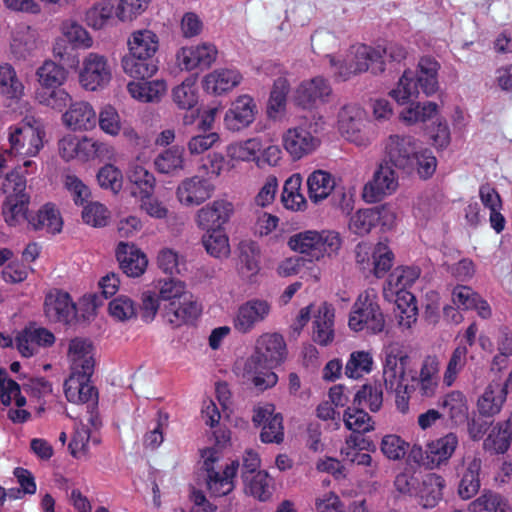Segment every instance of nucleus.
Segmentation results:
<instances>
[{
    "label": "nucleus",
    "instance_id": "obj_1",
    "mask_svg": "<svg viewBox=\"0 0 512 512\" xmlns=\"http://www.w3.org/2000/svg\"><path fill=\"white\" fill-rule=\"evenodd\" d=\"M383 162L407 175L416 173L422 179L430 178L437 167L436 157L428 148L410 135L392 134L383 142Z\"/></svg>",
    "mask_w": 512,
    "mask_h": 512
},
{
    "label": "nucleus",
    "instance_id": "obj_2",
    "mask_svg": "<svg viewBox=\"0 0 512 512\" xmlns=\"http://www.w3.org/2000/svg\"><path fill=\"white\" fill-rule=\"evenodd\" d=\"M332 66L336 67L335 74L342 80L352 75L371 70L373 74L384 71V60H381L380 47L373 48L364 44L353 46L343 63L337 64L334 57L327 55Z\"/></svg>",
    "mask_w": 512,
    "mask_h": 512
},
{
    "label": "nucleus",
    "instance_id": "obj_3",
    "mask_svg": "<svg viewBox=\"0 0 512 512\" xmlns=\"http://www.w3.org/2000/svg\"><path fill=\"white\" fill-rule=\"evenodd\" d=\"M288 245L292 250L308 254L318 260L325 254H336L341 247V238L335 231L307 230L291 236Z\"/></svg>",
    "mask_w": 512,
    "mask_h": 512
},
{
    "label": "nucleus",
    "instance_id": "obj_4",
    "mask_svg": "<svg viewBox=\"0 0 512 512\" xmlns=\"http://www.w3.org/2000/svg\"><path fill=\"white\" fill-rule=\"evenodd\" d=\"M349 327L354 331L367 328L372 333H380L385 327L384 315L374 290H367L358 296L349 318Z\"/></svg>",
    "mask_w": 512,
    "mask_h": 512
},
{
    "label": "nucleus",
    "instance_id": "obj_5",
    "mask_svg": "<svg viewBox=\"0 0 512 512\" xmlns=\"http://www.w3.org/2000/svg\"><path fill=\"white\" fill-rule=\"evenodd\" d=\"M285 342L277 333H266L256 341V351L247 360L244 371H251L257 366L273 368L279 365L285 357Z\"/></svg>",
    "mask_w": 512,
    "mask_h": 512
},
{
    "label": "nucleus",
    "instance_id": "obj_6",
    "mask_svg": "<svg viewBox=\"0 0 512 512\" xmlns=\"http://www.w3.org/2000/svg\"><path fill=\"white\" fill-rule=\"evenodd\" d=\"M272 312L266 299L251 298L240 304L232 316V326L240 334H248L265 322Z\"/></svg>",
    "mask_w": 512,
    "mask_h": 512
},
{
    "label": "nucleus",
    "instance_id": "obj_7",
    "mask_svg": "<svg viewBox=\"0 0 512 512\" xmlns=\"http://www.w3.org/2000/svg\"><path fill=\"white\" fill-rule=\"evenodd\" d=\"M112 79V68L105 55L90 52L83 57L79 72V82L88 91L102 89Z\"/></svg>",
    "mask_w": 512,
    "mask_h": 512
},
{
    "label": "nucleus",
    "instance_id": "obj_8",
    "mask_svg": "<svg viewBox=\"0 0 512 512\" xmlns=\"http://www.w3.org/2000/svg\"><path fill=\"white\" fill-rule=\"evenodd\" d=\"M43 136L44 131L40 126H35L30 121L11 126L8 133L9 152L23 156H36L43 146Z\"/></svg>",
    "mask_w": 512,
    "mask_h": 512
},
{
    "label": "nucleus",
    "instance_id": "obj_9",
    "mask_svg": "<svg viewBox=\"0 0 512 512\" xmlns=\"http://www.w3.org/2000/svg\"><path fill=\"white\" fill-rule=\"evenodd\" d=\"M397 187L398 177L393 170V166L382 161L374 172L372 180L365 184L362 196L366 202L375 203L386 195L392 194Z\"/></svg>",
    "mask_w": 512,
    "mask_h": 512
},
{
    "label": "nucleus",
    "instance_id": "obj_10",
    "mask_svg": "<svg viewBox=\"0 0 512 512\" xmlns=\"http://www.w3.org/2000/svg\"><path fill=\"white\" fill-rule=\"evenodd\" d=\"M412 372L411 358L399 348L387 350L383 365V380L386 389L404 387L406 373Z\"/></svg>",
    "mask_w": 512,
    "mask_h": 512
},
{
    "label": "nucleus",
    "instance_id": "obj_11",
    "mask_svg": "<svg viewBox=\"0 0 512 512\" xmlns=\"http://www.w3.org/2000/svg\"><path fill=\"white\" fill-rule=\"evenodd\" d=\"M329 81L321 76L303 81L295 92V102L304 109L315 108L327 103L332 96Z\"/></svg>",
    "mask_w": 512,
    "mask_h": 512
},
{
    "label": "nucleus",
    "instance_id": "obj_12",
    "mask_svg": "<svg viewBox=\"0 0 512 512\" xmlns=\"http://www.w3.org/2000/svg\"><path fill=\"white\" fill-rule=\"evenodd\" d=\"M365 127L364 111L356 105H345L338 114V128L341 135L348 141L362 146L367 144L363 132Z\"/></svg>",
    "mask_w": 512,
    "mask_h": 512
},
{
    "label": "nucleus",
    "instance_id": "obj_13",
    "mask_svg": "<svg viewBox=\"0 0 512 512\" xmlns=\"http://www.w3.org/2000/svg\"><path fill=\"white\" fill-rule=\"evenodd\" d=\"M283 147L293 160L312 154L320 145V139L304 127L289 128L282 137Z\"/></svg>",
    "mask_w": 512,
    "mask_h": 512
},
{
    "label": "nucleus",
    "instance_id": "obj_14",
    "mask_svg": "<svg viewBox=\"0 0 512 512\" xmlns=\"http://www.w3.org/2000/svg\"><path fill=\"white\" fill-rule=\"evenodd\" d=\"M217 48L211 43L183 47L177 53V62L182 70L207 69L217 57Z\"/></svg>",
    "mask_w": 512,
    "mask_h": 512
},
{
    "label": "nucleus",
    "instance_id": "obj_15",
    "mask_svg": "<svg viewBox=\"0 0 512 512\" xmlns=\"http://www.w3.org/2000/svg\"><path fill=\"white\" fill-rule=\"evenodd\" d=\"M44 313L50 322L68 324L76 317V306L67 292L53 290L45 297Z\"/></svg>",
    "mask_w": 512,
    "mask_h": 512
},
{
    "label": "nucleus",
    "instance_id": "obj_16",
    "mask_svg": "<svg viewBox=\"0 0 512 512\" xmlns=\"http://www.w3.org/2000/svg\"><path fill=\"white\" fill-rule=\"evenodd\" d=\"M213 191L214 185L208 179L193 176L179 184L176 195L180 203L186 206H197L209 199Z\"/></svg>",
    "mask_w": 512,
    "mask_h": 512
},
{
    "label": "nucleus",
    "instance_id": "obj_17",
    "mask_svg": "<svg viewBox=\"0 0 512 512\" xmlns=\"http://www.w3.org/2000/svg\"><path fill=\"white\" fill-rule=\"evenodd\" d=\"M458 444V436L452 432L428 442L425 449L426 462L424 465L429 469H435L447 464Z\"/></svg>",
    "mask_w": 512,
    "mask_h": 512
},
{
    "label": "nucleus",
    "instance_id": "obj_18",
    "mask_svg": "<svg viewBox=\"0 0 512 512\" xmlns=\"http://www.w3.org/2000/svg\"><path fill=\"white\" fill-rule=\"evenodd\" d=\"M256 105L248 95L239 96L232 102L224 117L225 127L230 131H240L255 119Z\"/></svg>",
    "mask_w": 512,
    "mask_h": 512
},
{
    "label": "nucleus",
    "instance_id": "obj_19",
    "mask_svg": "<svg viewBox=\"0 0 512 512\" xmlns=\"http://www.w3.org/2000/svg\"><path fill=\"white\" fill-rule=\"evenodd\" d=\"M232 213L233 205L230 202L215 200L197 212L196 222L199 227L209 232L221 229L228 222Z\"/></svg>",
    "mask_w": 512,
    "mask_h": 512
},
{
    "label": "nucleus",
    "instance_id": "obj_20",
    "mask_svg": "<svg viewBox=\"0 0 512 512\" xmlns=\"http://www.w3.org/2000/svg\"><path fill=\"white\" fill-rule=\"evenodd\" d=\"M54 342V334L42 327L25 328L16 338L17 349L24 357H31L40 347L52 346Z\"/></svg>",
    "mask_w": 512,
    "mask_h": 512
},
{
    "label": "nucleus",
    "instance_id": "obj_21",
    "mask_svg": "<svg viewBox=\"0 0 512 512\" xmlns=\"http://www.w3.org/2000/svg\"><path fill=\"white\" fill-rule=\"evenodd\" d=\"M90 377L91 375L83 373H71L64 383L65 396L69 402L92 405L97 402V391L90 385Z\"/></svg>",
    "mask_w": 512,
    "mask_h": 512
},
{
    "label": "nucleus",
    "instance_id": "obj_22",
    "mask_svg": "<svg viewBox=\"0 0 512 512\" xmlns=\"http://www.w3.org/2000/svg\"><path fill=\"white\" fill-rule=\"evenodd\" d=\"M116 257L122 271L129 277H139L147 267V258L134 244L120 242Z\"/></svg>",
    "mask_w": 512,
    "mask_h": 512
},
{
    "label": "nucleus",
    "instance_id": "obj_23",
    "mask_svg": "<svg viewBox=\"0 0 512 512\" xmlns=\"http://www.w3.org/2000/svg\"><path fill=\"white\" fill-rule=\"evenodd\" d=\"M506 398L507 383L493 381L477 401L479 414L484 418H493L501 411Z\"/></svg>",
    "mask_w": 512,
    "mask_h": 512
},
{
    "label": "nucleus",
    "instance_id": "obj_24",
    "mask_svg": "<svg viewBox=\"0 0 512 512\" xmlns=\"http://www.w3.org/2000/svg\"><path fill=\"white\" fill-rule=\"evenodd\" d=\"M66 126L73 130H91L97 124V114L85 101L72 102L62 116Z\"/></svg>",
    "mask_w": 512,
    "mask_h": 512
},
{
    "label": "nucleus",
    "instance_id": "obj_25",
    "mask_svg": "<svg viewBox=\"0 0 512 512\" xmlns=\"http://www.w3.org/2000/svg\"><path fill=\"white\" fill-rule=\"evenodd\" d=\"M239 468L238 461H232L222 472L209 469L207 472V488L212 496L228 495L235 488L234 479Z\"/></svg>",
    "mask_w": 512,
    "mask_h": 512
},
{
    "label": "nucleus",
    "instance_id": "obj_26",
    "mask_svg": "<svg viewBox=\"0 0 512 512\" xmlns=\"http://www.w3.org/2000/svg\"><path fill=\"white\" fill-rule=\"evenodd\" d=\"M68 357L71 361V373L92 375L94 359L91 343L86 339L75 338L69 343Z\"/></svg>",
    "mask_w": 512,
    "mask_h": 512
},
{
    "label": "nucleus",
    "instance_id": "obj_27",
    "mask_svg": "<svg viewBox=\"0 0 512 512\" xmlns=\"http://www.w3.org/2000/svg\"><path fill=\"white\" fill-rule=\"evenodd\" d=\"M242 76L235 69L220 68L207 74L203 79V87L208 93L221 95L241 82Z\"/></svg>",
    "mask_w": 512,
    "mask_h": 512
},
{
    "label": "nucleus",
    "instance_id": "obj_28",
    "mask_svg": "<svg viewBox=\"0 0 512 512\" xmlns=\"http://www.w3.org/2000/svg\"><path fill=\"white\" fill-rule=\"evenodd\" d=\"M29 225L35 231H45L50 234L60 233L63 226L59 210L50 203L42 206L36 214L27 217Z\"/></svg>",
    "mask_w": 512,
    "mask_h": 512
},
{
    "label": "nucleus",
    "instance_id": "obj_29",
    "mask_svg": "<svg viewBox=\"0 0 512 512\" xmlns=\"http://www.w3.org/2000/svg\"><path fill=\"white\" fill-rule=\"evenodd\" d=\"M334 309L327 303H322L313 321V340L326 346L334 338Z\"/></svg>",
    "mask_w": 512,
    "mask_h": 512
},
{
    "label": "nucleus",
    "instance_id": "obj_30",
    "mask_svg": "<svg viewBox=\"0 0 512 512\" xmlns=\"http://www.w3.org/2000/svg\"><path fill=\"white\" fill-rule=\"evenodd\" d=\"M445 480L442 476L430 473L422 477L421 484L415 496L420 499V504L424 508H433L443 497Z\"/></svg>",
    "mask_w": 512,
    "mask_h": 512
},
{
    "label": "nucleus",
    "instance_id": "obj_31",
    "mask_svg": "<svg viewBox=\"0 0 512 512\" xmlns=\"http://www.w3.org/2000/svg\"><path fill=\"white\" fill-rule=\"evenodd\" d=\"M127 90L132 98L140 102H158L165 95L167 84L163 79L129 82Z\"/></svg>",
    "mask_w": 512,
    "mask_h": 512
},
{
    "label": "nucleus",
    "instance_id": "obj_32",
    "mask_svg": "<svg viewBox=\"0 0 512 512\" xmlns=\"http://www.w3.org/2000/svg\"><path fill=\"white\" fill-rule=\"evenodd\" d=\"M440 407L443 417H447L454 425H461L468 420L467 399L460 391L446 394L440 402Z\"/></svg>",
    "mask_w": 512,
    "mask_h": 512
},
{
    "label": "nucleus",
    "instance_id": "obj_33",
    "mask_svg": "<svg viewBox=\"0 0 512 512\" xmlns=\"http://www.w3.org/2000/svg\"><path fill=\"white\" fill-rule=\"evenodd\" d=\"M440 64L432 57L420 58L417 66V82L426 96L435 94L439 89L438 71Z\"/></svg>",
    "mask_w": 512,
    "mask_h": 512
},
{
    "label": "nucleus",
    "instance_id": "obj_34",
    "mask_svg": "<svg viewBox=\"0 0 512 512\" xmlns=\"http://www.w3.org/2000/svg\"><path fill=\"white\" fill-rule=\"evenodd\" d=\"M466 461L467 468L458 486V495L463 500L471 499L480 488L479 471L481 469V460L476 457H463L461 465H464Z\"/></svg>",
    "mask_w": 512,
    "mask_h": 512
},
{
    "label": "nucleus",
    "instance_id": "obj_35",
    "mask_svg": "<svg viewBox=\"0 0 512 512\" xmlns=\"http://www.w3.org/2000/svg\"><path fill=\"white\" fill-rule=\"evenodd\" d=\"M121 65L125 74L140 80L153 76L158 70L153 57L142 55L138 57L131 52L122 58Z\"/></svg>",
    "mask_w": 512,
    "mask_h": 512
},
{
    "label": "nucleus",
    "instance_id": "obj_36",
    "mask_svg": "<svg viewBox=\"0 0 512 512\" xmlns=\"http://www.w3.org/2000/svg\"><path fill=\"white\" fill-rule=\"evenodd\" d=\"M200 313L199 305L191 297L180 302L169 303L164 309V317L175 326L194 320Z\"/></svg>",
    "mask_w": 512,
    "mask_h": 512
},
{
    "label": "nucleus",
    "instance_id": "obj_37",
    "mask_svg": "<svg viewBox=\"0 0 512 512\" xmlns=\"http://www.w3.org/2000/svg\"><path fill=\"white\" fill-rule=\"evenodd\" d=\"M11 52L18 59H26L37 47V33L27 25H19L12 34Z\"/></svg>",
    "mask_w": 512,
    "mask_h": 512
},
{
    "label": "nucleus",
    "instance_id": "obj_38",
    "mask_svg": "<svg viewBox=\"0 0 512 512\" xmlns=\"http://www.w3.org/2000/svg\"><path fill=\"white\" fill-rule=\"evenodd\" d=\"M184 155L185 150L182 146L167 148L155 157V169L162 174H177L185 168Z\"/></svg>",
    "mask_w": 512,
    "mask_h": 512
},
{
    "label": "nucleus",
    "instance_id": "obj_39",
    "mask_svg": "<svg viewBox=\"0 0 512 512\" xmlns=\"http://www.w3.org/2000/svg\"><path fill=\"white\" fill-rule=\"evenodd\" d=\"M307 186L310 200L318 203L331 194L335 187V179L327 171L315 170L308 176Z\"/></svg>",
    "mask_w": 512,
    "mask_h": 512
},
{
    "label": "nucleus",
    "instance_id": "obj_40",
    "mask_svg": "<svg viewBox=\"0 0 512 512\" xmlns=\"http://www.w3.org/2000/svg\"><path fill=\"white\" fill-rule=\"evenodd\" d=\"M116 0H99L85 13L86 24L94 30H101L116 16Z\"/></svg>",
    "mask_w": 512,
    "mask_h": 512
},
{
    "label": "nucleus",
    "instance_id": "obj_41",
    "mask_svg": "<svg viewBox=\"0 0 512 512\" xmlns=\"http://www.w3.org/2000/svg\"><path fill=\"white\" fill-rule=\"evenodd\" d=\"M420 276L418 267H399L396 268L388 277L384 287V296L400 294L407 287H410Z\"/></svg>",
    "mask_w": 512,
    "mask_h": 512
},
{
    "label": "nucleus",
    "instance_id": "obj_42",
    "mask_svg": "<svg viewBox=\"0 0 512 512\" xmlns=\"http://www.w3.org/2000/svg\"><path fill=\"white\" fill-rule=\"evenodd\" d=\"M471 512H512L509 501L500 493L484 490L483 493L469 504Z\"/></svg>",
    "mask_w": 512,
    "mask_h": 512
},
{
    "label": "nucleus",
    "instance_id": "obj_43",
    "mask_svg": "<svg viewBox=\"0 0 512 512\" xmlns=\"http://www.w3.org/2000/svg\"><path fill=\"white\" fill-rule=\"evenodd\" d=\"M159 41L157 35L148 29L134 31L128 39L129 52L138 57H153L158 50Z\"/></svg>",
    "mask_w": 512,
    "mask_h": 512
},
{
    "label": "nucleus",
    "instance_id": "obj_44",
    "mask_svg": "<svg viewBox=\"0 0 512 512\" xmlns=\"http://www.w3.org/2000/svg\"><path fill=\"white\" fill-rule=\"evenodd\" d=\"M302 177L296 173L291 175L284 183L281 200L287 209L302 210L306 206V199L300 192Z\"/></svg>",
    "mask_w": 512,
    "mask_h": 512
},
{
    "label": "nucleus",
    "instance_id": "obj_45",
    "mask_svg": "<svg viewBox=\"0 0 512 512\" xmlns=\"http://www.w3.org/2000/svg\"><path fill=\"white\" fill-rule=\"evenodd\" d=\"M37 80L42 87L57 88L61 86L67 78V71L61 65L52 60H46L36 70Z\"/></svg>",
    "mask_w": 512,
    "mask_h": 512
},
{
    "label": "nucleus",
    "instance_id": "obj_46",
    "mask_svg": "<svg viewBox=\"0 0 512 512\" xmlns=\"http://www.w3.org/2000/svg\"><path fill=\"white\" fill-rule=\"evenodd\" d=\"M24 86L18 79L14 67L9 63L0 64V92L10 99H19Z\"/></svg>",
    "mask_w": 512,
    "mask_h": 512
},
{
    "label": "nucleus",
    "instance_id": "obj_47",
    "mask_svg": "<svg viewBox=\"0 0 512 512\" xmlns=\"http://www.w3.org/2000/svg\"><path fill=\"white\" fill-rule=\"evenodd\" d=\"M396 306L395 315L398 325L404 329L411 328L416 323L418 316L415 297L411 293L405 292L402 297L397 298Z\"/></svg>",
    "mask_w": 512,
    "mask_h": 512
},
{
    "label": "nucleus",
    "instance_id": "obj_48",
    "mask_svg": "<svg viewBox=\"0 0 512 512\" xmlns=\"http://www.w3.org/2000/svg\"><path fill=\"white\" fill-rule=\"evenodd\" d=\"M242 480L246 494L252 495L260 501H266L271 497V478L266 471L254 473L250 477Z\"/></svg>",
    "mask_w": 512,
    "mask_h": 512
},
{
    "label": "nucleus",
    "instance_id": "obj_49",
    "mask_svg": "<svg viewBox=\"0 0 512 512\" xmlns=\"http://www.w3.org/2000/svg\"><path fill=\"white\" fill-rule=\"evenodd\" d=\"M512 438V414L509 418L497 424V426L492 430L488 439L485 442V445H490L495 453L503 454L505 453L511 442Z\"/></svg>",
    "mask_w": 512,
    "mask_h": 512
},
{
    "label": "nucleus",
    "instance_id": "obj_50",
    "mask_svg": "<svg viewBox=\"0 0 512 512\" xmlns=\"http://www.w3.org/2000/svg\"><path fill=\"white\" fill-rule=\"evenodd\" d=\"M202 242L207 253L214 258H227L230 254L228 237L221 229L207 231Z\"/></svg>",
    "mask_w": 512,
    "mask_h": 512
},
{
    "label": "nucleus",
    "instance_id": "obj_51",
    "mask_svg": "<svg viewBox=\"0 0 512 512\" xmlns=\"http://www.w3.org/2000/svg\"><path fill=\"white\" fill-rule=\"evenodd\" d=\"M174 103L180 109L190 110L193 109L198 103L197 87L195 79L187 78L180 85L175 87L172 91Z\"/></svg>",
    "mask_w": 512,
    "mask_h": 512
},
{
    "label": "nucleus",
    "instance_id": "obj_52",
    "mask_svg": "<svg viewBox=\"0 0 512 512\" xmlns=\"http://www.w3.org/2000/svg\"><path fill=\"white\" fill-rule=\"evenodd\" d=\"M420 86L414 81L413 73L405 71L399 79L398 85L395 89L391 90L390 95L399 103L404 104L419 96Z\"/></svg>",
    "mask_w": 512,
    "mask_h": 512
},
{
    "label": "nucleus",
    "instance_id": "obj_53",
    "mask_svg": "<svg viewBox=\"0 0 512 512\" xmlns=\"http://www.w3.org/2000/svg\"><path fill=\"white\" fill-rule=\"evenodd\" d=\"M62 34L74 48L88 49L93 45V39L89 32L77 22L63 23Z\"/></svg>",
    "mask_w": 512,
    "mask_h": 512
},
{
    "label": "nucleus",
    "instance_id": "obj_54",
    "mask_svg": "<svg viewBox=\"0 0 512 512\" xmlns=\"http://www.w3.org/2000/svg\"><path fill=\"white\" fill-rule=\"evenodd\" d=\"M159 299L162 301H168L169 303L180 302L184 299L191 297L186 291L184 282L169 278L158 281Z\"/></svg>",
    "mask_w": 512,
    "mask_h": 512
},
{
    "label": "nucleus",
    "instance_id": "obj_55",
    "mask_svg": "<svg viewBox=\"0 0 512 512\" xmlns=\"http://www.w3.org/2000/svg\"><path fill=\"white\" fill-rule=\"evenodd\" d=\"M383 402V393L381 385L377 383L365 384L357 391L354 397V403L358 405L366 404L372 412L380 409Z\"/></svg>",
    "mask_w": 512,
    "mask_h": 512
},
{
    "label": "nucleus",
    "instance_id": "obj_56",
    "mask_svg": "<svg viewBox=\"0 0 512 512\" xmlns=\"http://www.w3.org/2000/svg\"><path fill=\"white\" fill-rule=\"evenodd\" d=\"M344 423L349 430L358 434L374 429L371 417L363 409L348 408L344 414Z\"/></svg>",
    "mask_w": 512,
    "mask_h": 512
},
{
    "label": "nucleus",
    "instance_id": "obj_57",
    "mask_svg": "<svg viewBox=\"0 0 512 512\" xmlns=\"http://www.w3.org/2000/svg\"><path fill=\"white\" fill-rule=\"evenodd\" d=\"M373 360L368 352L356 351L350 355L345 367V374L352 379L360 378L372 369Z\"/></svg>",
    "mask_w": 512,
    "mask_h": 512
},
{
    "label": "nucleus",
    "instance_id": "obj_58",
    "mask_svg": "<svg viewBox=\"0 0 512 512\" xmlns=\"http://www.w3.org/2000/svg\"><path fill=\"white\" fill-rule=\"evenodd\" d=\"M239 258L242 268H245L250 275L259 270L260 249L257 243L245 240L239 244Z\"/></svg>",
    "mask_w": 512,
    "mask_h": 512
},
{
    "label": "nucleus",
    "instance_id": "obj_59",
    "mask_svg": "<svg viewBox=\"0 0 512 512\" xmlns=\"http://www.w3.org/2000/svg\"><path fill=\"white\" fill-rule=\"evenodd\" d=\"M28 202L29 196H20V199L6 197L2 207L6 223L10 226H15L21 219L26 218L25 213Z\"/></svg>",
    "mask_w": 512,
    "mask_h": 512
},
{
    "label": "nucleus",
    "instance_id": "obj_60",
    "mask_svg": "<svg viewBox=\"0 0 512 512\" xmlns=\"http://www.w3.org/2000/svg\"><path fill=\"white\" fill-rule=\"evenodd\" d=\"M377 217L373 208L360 209L350 218L349 229L357 235H365L376 225Z\"/></svg>",
    "mask_w": 512,
    "mask_h": 512
},
{
    "label": "nucleus",
    "instance_id": "obj_61",
    "mask_svg": "<svg viewBox=\"0 0 512 512\" xmlns=\"http://www.w3.org/2000/svg\"><path fill=\"white\" fill-rule=\"evenodd\" d=\"M394 255L384 243H378L372 251L373 273L377 278L383 277L393 265Z\"/></svg>",
    "mask_w": 512,
    "mask_h": 512
},
{
    "label": "nucleus",
    "instance_id": "obj_62",
    "mask_svg": "<svg viewBox=\"0 0 512 512\" xmlns=\"http://www.w3.org/2000/svg\"><path fill=\"white\" fill-rule=\"evenodd\" d=\"M158 266L167 274H182L186 271L185 260L172 249H162L157 257Z\"/></svg>",
    "mask_w": 512,
    "mask_h": 512
},
{
    "label": "nucleus",
    "instance_id": "obj_63",
    "mask_svg": "<svg viewBox=\"0 0 512 512\" xmlns=\"http://www.w3.org/2000/svg\"><path fill=\"white\" fill-rule=\"evenodd\" d=\"M97 122L100 129L111 136H117L121 131V118L118 111L111 105H105L99 111Z\"/></svg>",
    "mask_w": 512,
    "mask_h": 512
},
{
    "label": "nucleus",
    "instance_id": "obj_64",
    "mask_svg": "<svg viewBox=\"0 0 512 512\" xmlns=\"http://www.w3.org/2000/svg\"><path fill=\"white\" fill-rule=\"evenodd\" d=\"M467 353L468 350L465 346H458L454 349L443 377V382L447 386H451L455 382L458 374L466 365Z\"/></svg>",
    "mask_w": 512,
    "mask_h": 512
}]
</instances>
